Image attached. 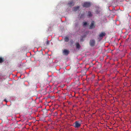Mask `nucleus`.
I'll return each mask as SVG.
<instances>
[{"label": "nucleus", "mask_w": 131, "mask_h": 131, "mask_svg": "<svg viewBox=\"0 0 131 131\" xmlns=\"http://www.w3.org/2000/svg\"><path fill=\"white\" fill-rule=\"evenodd\" d=\"M73 126L75 128H78L81 126V124L79 121H76L73 124Z\"/></svg>", "instance_id": "nucleus-1"}, {"label": "nucleus", "mask_w": 131, "mask_h": 131, "mask_svg": "<svg viewBox=\"0 0 131 131\" xmlns=\"http://www.w3.org/2000/svg\"><path fill=\"white\" fill-rule=\"evenodd\" d=\"M105 35L106 34L105 32H102L99 35V38H98L100 40L102 39L104 36H105Z\"/></svg>", "instance_id": "nucleus-2"}, {"label": "nucleus", "mask_w": 131, "mask_h": 131, "mask_svg": "<svg viewBox=\"0 0 131 131\" xmlns=\"http://www.w3.org/2000/svg\"><path fill=\"white\" fill-rule=\"evenodd\" d=\"M95 40L93 39H91L89 42L90 46L91 47L94 46L95 45Z\"/></svg>", "instance_id": "nucleus-3"}, {"label": "nucleus", "mask_w": 131, "mask_h": 131, "mask_svg": "<svg viewBox=\"0 0 131 131\" xmlns=\"http://www.w3.org/2000/svg\"><path fill=\"white\" fill-rule=\"evenodd\" d=\"M75 3L73 1H71L68 2L67 4V5L69 6V7H71L72 6H73L74 5Z\"/></svg>", "instance_id": "nucleus-4"}, {"label": "nucleus", "mask_w": 131, "mask_h": 131, "mask_svg": "<svg viewBox=\"0 0 131 131\" xmlns=\"http://www.w3.org/2000/svg\"><path fill=\"white\" fill-rule=\"evenodd\" d=\"M91 6L90 4L89 3H85L83 5V6L84 7H88Z\"/></svg>", "instance_id": "nucleus-5"}, {"label": "nucleus", "mask_w": 131, "mask_h": 131, "mask_svg": "<svg viewBox=\"0 0 131 131\" xmlns=\"http://www.w3.org/2000/svg\"><path fill=\"white\" fill-rule=\"evenodd\" d=\"M94 22L93 21L91 22L89 28L90 29H92L94 28Z\"/></svg>", "instance_id": "nucleus-6"}, {"label": "nucleus", "mask_w": 131, "mask_h": 131, "mask_svg": "<svg viewBox=\"0 0 131 131\" xmlns=\"http://www.w3.org/2000/svg\"><path fill=\"white\" fill-rule=\"evenodd\" d=\"M69 51L68 50L66 49H64L63 52L64 54L66 55H67L69 53Z\"/></svg>", "instance_id": "nucleus-7"}, {"label": "nucleus", "mask_w": 131, "mask_h": 131, "mask_svg": "<svg viewBox=\"0 0 131 131\" xmlns=\"http://www.w3.org/2000/svg\"><path fill=\"white\" fill-rule=\"evenodd\" d=\"M79 6L74 7H73V10L74 11H76L79 9Z\"/></svg>", "instance_id": "nucleus-8"}, {"label": "nucleus", "mask_w": 131, "mask_h": 131, "mask_svg": "<svg viewBox=\"0 0 131 131\" xmlns=\"http://www.w3.org/2000/svg\"><path fill=\"white\" fill-rule=\"evenodd\" d=\"M76 48L77 49H79L80 47V46L79 43L77 42L76 43Z\"/></svg>", "instance_id": "nucleus-9"}, {"label": "nucleus", "mask_w": 131, "mask_h": 131, "mask_svg": "<svg viewBox=\"0 0 131 131\" xmlns=\"http://www.w3.org/2000/svg\"><path fill=\"white\" fill-rule=\"evenodd\" d=\"M88 16L89 17H91L92 16V14L91 12L89 11L88 13Z\"/></svg>", "instance_id": "nucleus-10"}, {"label": "nucleus", "mask_w": 131, "mask_h": 131, "mask_svg": "<svg viewBox=\"0 0 131 131\" xmlns=\"http://www.w3.org/2000/svg\"><path fill=\"white\" fill-rule=\"evenodd\" d=\"M4 61V59L3 58L0 57V63H2Z\"/></svg>", "instance_id": "nucleus-11"}, {"label": "nucleus", "mask_w": 131, "mask_h": 131, "mask_svg": "<svg viewBox=\"0 0 131 131\" xmlns=\"http://www.w3.org/2000/svg\"><path fill=\"white\" fill-rule=\"evenodd\" d=\"M69 38L67 37H66L64 38V40L66 42H68L69 41Z\"/></svg>", "instance_id": "nucleus-12"}, {"label": "nucleus", "mask_w": 131, "mask_h": 131, "mask_svg": "<svg viewBox=\"0 0 131 131\" xmlns=\"http://www.w3.org/2000/svg\"><path fill=\"white\" fill-rule=\"evenodd\" d=\"M41 91H42L43 92H42V93L43 94V95H45L47 93L46 92V90H41Z\"/></svg>", "instance_id": "nucleus-13"}, {"label": "nucleus", "mask_w": 131, "mask_h": 131, "mask_svg": "<svg viewBox=\"0 0 131 131\" xmlns=\"http://www.w3.org/2000/svg\"><path fill=\"white\" fill-rule=\"evenodd\" d=\"M46 45H49V42L48 41V40L47 39V40L46 41Z\"/></svg>", "instance_id": "nucleus-14"}, {"label": "nucleus", "mask_w": 131, "mask_h": 131, "mask_svg": "<svg viewBox=\"0 0 131 131\" xmlns=\"http://www.w3.org/2000/svg\"><path fill=\"white\" fill-rule=\"evenodd\" d=\"M87 25V23L86 22H85L84 23L83 25L84 26H86Z\"/></svg>", "instance_id": "nucleus-15"}, {"label": "nucleus", "mask_w": 131, "mask_h": 131, "mask_svg": "<svg viewBox=\"0 0 131 131\" xmlns=\"http://www.w3.org/2000/svg\"><path fill=\"white\" fill-rule=\"evenodd\" d=\"M71 42L72 44L73 43V41L72 40L71 41Z\"/></svg>", "instance_id": "nucleus-16"}, {"label": "nucleus", "mask_w": 131, "mask_h": 131, "mask_svg": "<svg viewBox=\"0 0 131 131\" xmlns=\"http://www.w3.org/2000/svg\"><path fill=\"white\" fill-rule=\"evenodd\" d=\"M96 14H98L99 13V12L97 11V12L96 11Z\"/></svg>", "instance_id": "nucleus-17"}, {"label": "nucleus", "mask_w": 131, "mask_h": 131, "mask_svg": "<svg viewBox=\"0 0 131 131\" xmlns=\"http://www.w3.org/2000/svg\"><path fill=\"white\" fill-rule=\"evenodd\" d=\"M4 101L6 102V100H5Z\"/></svg>", "instance_id": "nucleus-18"}]
</instances>
